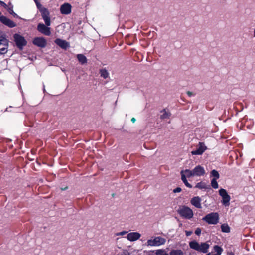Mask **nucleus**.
I'll return each mask as SVG.
<instances>
[{
	"label": "nucleus",
	"mask_w": 255,
	"mask_h": 255,
	"mask_svg": "<svg viewBox=\"0 0 255 255\" xmlns=\"http://www.w3.org/2000/svg\"><path fill=\"white\" fill-rule=\"evenodd\" d=\"M180 173L181 180L183 183L187 187L191 188L192 186L188 183L186 178L194 176L200 177L203 176L205 174V170L203 167L198 165L192 170L186 169L182 170Z\"/></svg>",
	"instance_id": "obj_1"
},
{
	"label": "nucleus",
	"mask_w": 255,
	"mask_h": 255,
	"mask_svg": "<svg viewBox=\"0 0 255 255\" xmlns=\"http://www.w3.org/2000/svg\"><path fill=\"white\" fill-rule=\"evenodd\" d=\"M189 247L197 251L207 253L210 247L208 242L201 243L199 244L195 241H191L189 243Z\"/></svg>",
	"instance_id": "obj_2"
},
{
	"label": "nucleus",
	"mask_w": 255,
	"mask_h": 255,
	"mask_svg": "<svg viewBox=\"0 0 255 255\" xmlns=\"http://www.w3.org/2000/svg\"><path fill=\"white\" fill-rule=\"evenodd\" d=\"M166 239L161 236H153L147 240L145 245L148 247H159L166 243Z\"/></svg>",
	"instance_id": "obj_3"
},
{
	"label": "nucleus",
	"mask_w": 255,
	"mask_h": 255,
	"mask_svg": "<svg viewBox=\"0 0 255 255\" xmlns=\"http://www.w3.org/2000/svg\"><path fill=\"white\" fill-rule=\"evenodd\" d=\"M178 213L184 218L190 219L193 217V212L192 210L186 206H182L178 210Z\"/></svg>",
	"instance_id": "obj_4"
},
{
	"label": "nucleus",
	"mask_w": 255,
	"mask_h": 255,
	"mask_svg": "<svg viewBox=\"0 0 255 255\" xmlns=\"http://www.w3.org/2000/svg\"><path fill=\"white\" fill-rule=\"evenodd\" d=\"M203 220L205 221L209 224H216L218 223L219 220V216L217 213L213 212L208 214L203 218Z\"/></svg>",
	"instance_id": "obj_5"
},
{
	"label": "nucleus",
	"mask_w": 255,
	"mask_h": 255,
	"mask_svg": "<svg viewBox=\"0 0 255 255\" xmlns=\"http://www.w3.org/2000/svg\"><path fill=\"white\" fill-rule=\"evenodd\" d=\"M219 195L222 197V203L225 206H229L231 197L227 191L224 189H220L219 191Z\"/></svg>",
	"instance_id": "obj_6"
},
{
	"label": "nucleus",
	"mask_w": 255,
	"mask_h": 255,
	"mask_svg": "<svg viewBox=\"0 0 255 255\" xmlns=\"http://www.w3.org/2000/svg\"><path fill=\"white\" fill-rule=\"evenodd\" d=\"M8 40L3 36H0V53L5 54L7 51Z\"/></svg>",
	"instance_id": "obj_7"
},
{
	"label": "nucleus",
	"mask_w": 255,
	"mask_h": 255,
	"mask_svg": "<svg viewBox=\"0 0 255 255\" xmlns=\"http://www.w3.org/2000/svg\"><path fill=\"white\" fill-rule=\"evenodd\" d=\"M207 149V147L203 142H199L195 150L191 151L192 155H202Z\"/></svg>",
	"instance_id": "obj_8"
},
{
	"label": "nucleus",
	"mask_w": 255,
	"mask_h": 255,
	"mask_svg": "<svg viewBox=\"0 0 255 255\" xmlns=\"http://www.w3.org/2000/svg\"><path fill=\"white\" fill-rule=\"evenodd\" d=\"M33 43L39 47L44 48L47 45V41L43 37H36L33 39Z\"/></svg>",
	"instance_id": "obj_9"
},
{
	"label": "nucleus",
	"mask_w": 255,
	"mask_h": 255,
	"mask_svg": "<svg viewBox=\"0 0 255 255\" xmlns=\"http://www.w3.org/2000/svg\"><path fill=\"white\" fill-rule=\"evenodd\" d=\"M37 30L40 33L49 36L51 34L50 28L43 23H39L37 26Z\"/></svg>",
	"instance_id": "obj_10"
},
{
	"label": "nucleus",
	"mask_w": 255,
	"mask_h": 255,
	"mask_svg": "<svg viewBox=\"0 0 255 255\" xmlns=\"http://www.w3.org/2000/svg\"><path fill=\"white\" fill-rule=\"evenodd\" d=\"M60 10L62 14L68 15L71 12L72 6L69 3H65L61 5Z\"/></svg>",
	"instance_id": "obj_11"
},
{
	"label": "nucleus",
	"mask_w": 255,
	"mask_h": 255,
	"mask_svg": "<svg viewBox=\"0 0 255 255\" xmlns=\"http://www.w3.org/2000/svg\"><path fill=\"white\" fill-rule=\"evenodd\" d=\"M27 41L24 38L17 34V47L20 50H22L23 47L27 44Z\"/></svg>",
	"instance_id": "obj_12"
},
{
	"label": "nucleus",
	"mask_w": 255,
	"mask_h": 255,
	"mask_svg": "<svg viewBox=\"0 0 255 255\" xmlns=\"http://www.w3.org/2000/svg\"><path fill=\"white\" fill-rule=\"evenodd\" d=\"M141 237V234L138 232H130L127 236L128 240L131 242L137 241Z\"/></svg>",
	"instance_id": "obj_13"
},
{
	"label": "nucleus",
	"mask_w": 255,
	"mask_h": 255,
	"mask_svg": "<svg viewBox=\"0 0 255 255\" xmlns=\"http://www.w3.org/2000/svg\"><path fill=\"white\" fill-rule=\"evenodd\" d=\"M0 21L1 22H2L3 24L9 27H13L15 26L14 23L7 18L5 16H0Z\"/></svg>",
	"instance_id": "obj_14"
},
{
	"label": "nucleus",
	"mask_w": 255,
	"mask_h": 255,
	"mask_svg": "<svg viewBox=\"0 0 255 255\" xmlns=\"http://www.w3.org/2000/svg\"><path fill=\"white\" fill-rule=\"evenodd\" d=\"M191 204L197 208H201V199L199 196L193 197L190 200Z\"/></svg>",
	"instance_id": "obj_15"
},
{
	"label": "nucleus",
	"mask_w": 255,
	"mask_h": 255,
	"mask_svg": "<svg viewBox=\"0 0 255 255\" xmlns=\"http://www.w3.org/2000/svg\"><path fill=\"white\" fill-rule=\"evenodd\" d=\"M55 43L63 49H66L67 48L69 47V43L65 40L61 39H56L55 40Z\"/></svg>",
	"instance_id": "obj_16"
},
{
	"label": "nucleus",
	"mask_w": 255,
	"mask_h": 255,
	"mask_svg": "<svg viewBox=\"0 0 255 255\" xmlns=\"http://www.w3.org/2000/svg\"><path fill=\"white\" fill-rule=\"evenodd\" d=\"M171 114L169 110H167L166 109H163L160 111V118L161 119H167L170 118Z\"/></svg>",
	"instance_id": "obj_17"
},
{
	"label": "nucleus",
	"mask_w": 255,
	"mask_h": 255,
	"mask_svg": "<svg viewBox=\"0 0 255 255\" xmlns=\"http://www.w3.org/2000/svg\"><path fill=\"white\" fill-rule=\"evenodd\" d=\"M77 57L78 59V61L80 63H81L82 64H85L87 63V59L84 55L79 54L77 55Z\"/></svg>",
	"instance_id": "obj_18"
},
{
	"label": "nucleus",
	"mask_w": 255,
	"mask_h": 255,
	"mask_svg": "<svg viewBox=\"0 0 255 255\" xmlns=\"http://www.w3.org/2000/svg\"><path fill=\"white\" fill-rule=\"evenodd\" d=\"M214 250L215 252H216V254H215L214 255H221L223 251L221 247L217 245L214 246Z\"/></svg>",
	"instance_id": "obj_19"
},
{
	"label": "nucleus",
	"mask_w": 255,
	"mask_h": 255,
	"mask_svg": "<svg viewBox=\"0 0 255 255\" xmlns=\"http://www.w3.org/2000/svg\"><path fill=\"white\" fill-rule=\"evenodd\" d=\"M221 230L223 232L229 233L230 231V228L228 224H223L221 226Z\"/></svg>",
	"instance_id": "obj_20"
},
{
	"label": "nucleus",
	"mask_w": 255,
	"mask_h": 255,
	"mask_svg": "<svg viewBox=\"0 0 255 255\" xmlns=\"http://www.w3.org/2000/svg\"><path fill=\"white\" fill-rule=\"evenodd\" d=\"M40 11L41 13V15L42 17L49 16V12L47 9H46V8L41 7L40 9Z\"/></svg>",
	"instance_id": "obj_21"
},
{
	"label": "nucleus",
	"mask_w": 255,
	"mask_h": 255,
	"mask_svg": "<svg viewBox=\"0 0 255 255\" xmlns=\"http://www.w3.org/2000/svg\"><path fill=\"white\" fill-rule=\"evenodd\" d=\"M170 255H184L180 250H173L170 252Z\"/></svg>",
	"instance_id": "obj_22"
},
{
	"label": "nucleus",
	"mask_w": 255,
	"mask_h": 255,
	"mask_svg": "<svg viewBox=\"0 0 255 255\" xmlns=\"http://www.w3.org/2000/svg\"><path fill=\"white\" fill-rule=\"evenodd\" d=\"M101 76L104 78H107L109 76V73L106 69H101L100 71Z\"/></svg>",
	"instance_id": "obj_23"
},
{
	"label": "nucleus",
	"mask_w": 255,
	"mask_h": 255,
	"mask_svg": "<svg viewBox=\"0 0 255 255\" xmlns=\"http://www.w3.org/2000/svg\"><path fill=\"white\" fill-rule=\"evenodd\" d=\"M43 19L44 20L45 25L47 26H49L51 25V21H50V18L49 16H47L46 17H43Z\"/></svg>",
	"instance_id": "obj_24"
},
{
	"label": "nucleus",
	"mask_w": 255,
	"mask_h": 255,
	"mask_svg": "<svg viewBox=\"0 0 255 255\" xmlns=\"http://www.w3.org/2000/svg\"><path fill=\"white\" fill-rule=\"evenodd\" d=\"M196 188H198L199 189H205L206 188V184L204 183V182H199V183H198L196 186H195Z\"/></svg>",
	"instance_id": "obj_25"
},
{
	"label": "nucleus",
	"mask_w": 255,
	"mask_h": 255,
	"mask_svg": "<svg viewBox=\"0 0 255 255\" xmlns=\"http://www.w3.org/2000/svg\"><path fill=\"white\" fill-rule=\"evenodd\" d=\"M216 179L213 178L211 180V185L214 189H217L218 188V184L216 181Z\"/></svg>",
	"instance_id": "obj_26"
},
{
	"label": "nucleus",
	"mask_w": 255,
	"mask_h": 255,
	"mask_svg": "<svg viewBox=\"0 0 255 255\" xmlns=\"http://www.w3.org/2000/svg\"><path fill=\"white\" fill-rule=\"evenodd\" d=\"M211 174L213 176L215 177V179H217L219 178V174L218 172L215 170H213L211 171Z\"/></svg>",
	"instance_id": "obj_27"
},
{
	"label": "nucleus",
	"mask_w": 255,
	"mask_h": 255,
	"mask_svg": "<svg viewBox=\"0 0 255 255\" xmlns=\"http://www.w3.org/2000/svg\"><path fill=\"white\" fill-rule=\"evenodd\" d=\"M165 250L163 249H158L156 250L155 255H163L164 254Z\"/></svg>",
	"instance_id": "obj_28"
},
{
	"label": "nucleus",
	"mask_w": 255,
	"mask_h": 255,
	"mask_svg": "<svg viewBox=\"0 0 255 255\" xmlns=\"http://www.w3.org/2000/svg\"><path fill=\"white\" fill-rule=\"evenodd\" d=\"M128 233V232L126 231H123L122 232L116 233V236H123Z\"/></svg>",
	"instance_id": "obj_29"
},
{
	"label": "nucleus",
	"mask_w": 255,
	"mask_h": 255,
	"mask_svg": "<svg viewBox=\"0 0 255 255\" xmlns=\"http://www.w3.org/2000/svg\"><path fill=\"white\" fill-rule=\"evenodd\" d=\"M182 191V189L180 187H177L173 190L174 193H179Z\"/></svg>",
	"instance_id": "obj_30"
},
{
	"label": "nucleus",
	"mask_w": 255,
	"mask_h": 255,
	"mask_svg": "<svg viewBox=\"0 0 255 255\" xmlns=\"http://www.w3.org/2000/svg\"><path fill=\"white\" fill-rule=\"evenodd\" d=\"M195 233L197 235H199L201 233V230L200 228H197Z\"/></svg>",
	"instance_id": "obj_31"
},
{
	"label": "nucleus",
	"mask_w": 255,
	"mask_h": 255,
	"mask_svg": "<svg viewBox=\"0 0 255 255\" xmlns=\"http://www.w3.org/2000/svg\"><path fill=\"white\" fill-rule=\"evenodd\" d=\"M0 4L5 8H7V5L3 1L0 0Z\"/></svg>",
	"instance_id": "obj_32"
},
{
	"label": "nucleus",
	"mask_w": 255,
	"mask_h": 255,
	"mask_svg": "<svg viewBox=\"0 0 255 255\" xmlns=\"http://www.w3.org/2000/svg\"><path fill=\"white\" fill-rule=\"evenodd\" d=\"M192 233V231H186V235L187 236H189L190 235H191Z\"/></svg>",
	"instance_id": "obj_33"
},
{
	"label": "nucleus",
	"mask_w": 255,
	"mask_h": 255,
	"mask_svg": "<svg viewBox=\"0 0 255 255\" xmlns=\"http://www.w3.org/2000/svg\"><path fill=\"white\" fill-rule=\"evenodd\" d=\"M6 9H7L8 11L10 13H11V14H12V12H13V10H12L10 8H9L8 6H7V8H6Z\"/></svg>",
	"instance_id": "obj_34"
},
{
	"label": "nucleus",
	"mask_w": 255,
	"mask_h": 255,
	"mask_svg": "<svg viewBox=\"0 0 255 255\" xmlns=\"http://www.w3.org/2000/svg\"><path fill=\"white\" fill-rule=\"evenodd\" d=\"M187 94L190 97H191V96H193L194 95L193 93L192 92H190V91H188L187 92Z\"/></svg>",
	"instance_id": "obj_35"
},
{
	"label": "nucleus",
	"mask_w": 255,
	"mask_h": 255,
	"mask_svg": "<svg viewBox=\"0 0 255 255\" xmlns=\"http://www.w3.org/2000/svg\"><path fill=\"white\" fill-rule=\"evenodd\" d=\"M36 3V5L37 6V7H38V8H39V9L41 8V4L38 2V1H37V3Z\"/></svg>",
	"instance_id": "obj_36"
},
{
	"label": "nucleus",
	"mask_w": 255,
	"mask_h": 255,
	"mask_svg": "<svg viewBox=\"0 0 255 255\" xmlns=\"http://www.w3.org/2000/svg\"><path fill=\"white\" fill-rule=\"evenodd\" d=\"M131 121L132 123H134L136 121V119L135 118H132Z\"/></svg>",
	"instance_id": "obj_37"
},
{
	"label": "nucleus",
	"mask_w": 255,
	"mask_h": 255,
	"mask_svg": "<svg viewBox=\"0 0 255 255\" xmlns=\"http://www.w3.org/2000/svg\"><path fill=\"white\" fill-rule=\"evenodd\" d=\"M124 255H130V254L128 252L124 253Z\"/></svg>",
	"instance_id": "obj_38"
},
{
	"label": "nucleus",
	"mask_w": 255,
	"mask_h": 255,
	"mask_svg": "<svg viewBox=\"0 0 255 255\" xmlns=\"http://www.w3.org/2000/svg\"><path fill=\"white\" fill-rule=\"evenodd\" d=\"M253 36L254 37H255V29L254 30V34H253Z\"/></svg>",
	"instance_id": "obj_39"
},
{
	"label": "nucleus",
	"mask_w": 255,
	"mask_h": 255,
	"mask_svg": "<svg viewBox=\"0 0 255 255\" xmlns=\"http://www.w3.org/2000/svg\"><path fill=\"white\" fill-rule=\"evenodd\" d=\"M163 255H169L168 253H167L166 252H164V254H163Z\"/></svg>",
	"instance_id": "obj_40"
},
{
	"label": "nucleus",
	"mask_w": 255,
	"mask_h": 255,
	"mask_svg": "<svg viewBox=\"0 0 255 255\" xmlns=\"http://www.w3.org/2000/svg\"><path fill=\"white\" fill-rule=\"evenodd\" d=\"M13 38H14L15 39H16V34H14V35H13Z\"/></svg>",
	"instance_id": "obj_41"
},
{
	"label": "nucleus",
	"mask_w": 255,
	"mask_h": 255,
	"mask_svg": "<svg viewBox=\"0 0 255 255\" xmlns=\"http://www.w3.org/2000/svg\"><path fill=\"white\" fill-rule=\"evenodd\" d=\"M207 255H211V253H208Z\"/></svg>",
	"instance_id": "obj_42"
},
{
	"label": "nucleus",
	"mask_w": 255,
	"mask_h": 255,
	"mask_svg": "<svg viewBox=\"0 0 255 255\" xmlns=\"http://www.w3.org/2000/svg\"><path fill=\"white\" fill-rule=\"evenodd\" d=\"M35 3H37V1H38L39 0H34Z\"/></svg>",
	"instance_id": "obj_43"
},
{
	"label": "nucleus",
	"mask_w": 255,
	"mask_h": 255,
	"mask_svg": "<svg viewBox=\"0 0 255 255\" xmlns=\"http://www.w3.org/2000/svg\"><path fill=\"white\" fill-rule=\"evenodd\" d=\"M66 189H67V187H66V188H64V189H62V190H65Z\"/></svg>",
	"instance_id": "obj_44"
}]
</instances>
